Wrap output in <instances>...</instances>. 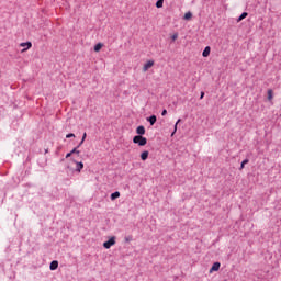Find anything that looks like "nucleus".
I'll return each instance as SVG.
<instances>
[{
  "mask_svg": "<svg viewBox=\"0 0 281 281\" xmlns=\"http://www.w3.org/2000/svg\"><path fill=\"white\" fill-rule=\"evenodd\" d=\"M161 115H162V116L168 115V110H166V109L162 110Z\"/></svg>",
  "mask_w": 281,
  "mask_h": 281,
  "instance_id": "b1692460",
  "label": "nucleus"
},
{
  "mask_svg": "<svg viewBox=\"0 0 281 281\" xmlns=\"http://www.w3.org/2000/svg\"><path fill=\"white\" fill-rule=\"evenodd\" d=\"M71 137H76V134L69 133L66 135V139H71Z\"/></svg>",
  "mask_w": 281,
  "mask_h": 281,
  "instance_id": "4be33fe9",
  "label": "nucleus"
},
{
  "mask_svg": "<svg viewBox=\"0 0 281 281\" xmlns=\"http://www.w3.org/2000/svg\"><path fill=\"white\" fill-rule=\"evenodd\" d=\"M115 245V236H112L108 241L103 243L104 249H111Z\"/></svg>",
  "mask_w": 281,
  "mask_h": 281,
  "instance_id": "f03ea898",
  "label": "nucleus"
},
{
  "mask_svg": "<svg viewBox=\"0 0 281 281\" xmlns=\"http://www.w3.org/2000/svg\"><path fill=\"white\" fill-rule=\"evenodd\" d=\"M82 144H85V142L80 140V143L78 144V146L76 148H80V146H82Z\"/></svg>",
  "mask_w": 281,
  "mask_h": 281,
  "instance_id": "cd10ccee",
  "label": "nucleus"
},
{
  "mask_svg": "<svg viewBox=\"0 0 281 281\" xmlns=\"http://www.w3.org/2000/svg\"><path fill=\"white\" fill-rule=\"evenodd\" d=\"M111 201H115V199H120V191H115L110 195Z\"/></svg>",
  "mask_w": 281,
  "mask_h": 281,
  "instance_id": "f8f14e48",
  "label": "nucleus"
},
{
  "mask_svg": "<svg viewBox=\"0 0 281 281\" xmlns=\"http://www.w3.org/2000/svg\"><path fill=\"white\" fill-rule=\"evenodd\" d=\"M74 154L70 151L68 154H66V159H69V157H71Z\"/></svg>",
  "mask_w": 281,
  "mask_h": 281,
  "instance_id": "a878e982",
  "label": "nucleus"
},
{
  "mask_svg": "<svg viewBox=\"0 0 281 281\" xmlns=\"http://www.w3.org/2000/svg\"><path fill=\"white\" fill-rule=\"evenodd\" d=\"M72 155H80V150H78L77 147H75L71 151Z\"/></svg>",
  "mask_w": 281,
  "mask_h": 281,
  "instance_id": "aec40b11",
  "label": "nucleus"
},
{
  "mask_svg": "<svg viewBox=\"0 0 281 281\" xmlns=\"http://www.w3.org/2000/svg\"><path fill=\"white\" fill-rule=\"evenodd\" d=\"M156 8H164V0H157Z\"/></svg>",
  "mask_w": 281,
  "mask_h": 281,
  "instance_id": "6ab92c4d",
  "label": "nucleus"
},
{
  "mask_svg": "<svg viewBox=\"0 0 281 281\" xmlns=\"http://www.w3.org/2000/svg\"><path fill=\"white\" fill-rule=\"evenodd\" d=\"M218 269H221V262L216 261L212 265L210 273H213V271H218Z\"/></svg>",
  "mask_w": 281,
  "mask_h": 281,
  "instance_id": "423d86ee",
  "label": "nucleus"
},
{
  "mask_svg": "<svg viewBox=\"0 0 281 281\" xmlns=\"http://www.w3.org/2000/svg\"><path fill=\"white\" fill-rule=\"evenodd\" d=\"M249 164V159H244L240 164L239 170H243L245 168V165Z\"/></svg>",
  "mask_w": 281,
  "mask_h": 281,
  "instance_id": "f3484780",
  "label": "nucleus"
},
{
  "mask_svg": "<svg viewBox=\"0 0 281 281\" xmlns=\"http://www.w3.org/2000/svg\"><path fill=\"white\" fill-rule=\"evenodd\" d=\"M247 16H249V13L243 12V13L238 16L237 23H240V21H244V19H247Z\"/></svg>",
  "mask_w": 281,
  "mask_h": 281,
  "instance_id": "9b49d317",
  "label": "nucleus"
},
{
  "mask_svg": "<svg viewBox=\"0 0 281 281\" xmlns=\"http://www.w3.org/2000/svg\"><path fill=\"white\" fill-rule=\"evenodd\" d=\"M49 269H50V271H56V269H58V261L53 260L49 265Z\"/></svg>",
  "mask_w": 281,
  "mask_h": 281,
  "instance_id": "9d476101",
  "label": "nucleus"
},
{
  "mask_svg": "<svg viewBox=\"0 0 281 281\" xmlns=\"http://www.w3.org/2000/svg\"><path fill=\"white\" fill-rule=\"evenodd\" d=\"M102 47H104V44L98 43V44L94 46V52H100V49H102Z\"/></svg>",
  "mask_w": 281,
  "mask_h": 281,
  "instance_id": "2eb2a0df",
  "label": "nucleus"
},
{
  "mask_svg": "<svg viewBox=\"0 0 281 281\" xmlns=\"http://www.w3.org/2000/svg\"><path fill=\"white\" fill-rule=\"evenodd\" d=\"M20 45H21V47H25V48H23L22 52H27V49H30L32 47V42H23Z\"/></svg>",
  "mask_w": 281,
  "mask_h": 281,
  "instance_id": "0eeeda50",
  "label": "nucleus"
},
{
  "mask_svg": "<svg viewBox=\"0 0 281 281\" xmlns=\"http://www.w3.org/2000/svg\"><path fill=\"white\" fill-rule=\"evenodd\" d=\"M131 240H133V236L125 237V243H131Z\"/></svg>",
  "mask_w": 281,
  "mask_h": 281,
  "instance_id": "5701e85b",
  "label": "nucleus"
},
{
  "mask_svg": "<svg viewBox=\"0 0 281 281\" xmlns=\"http://www.w3.org/2000/svg\"><path fill=\"white\" fill-rule=\"evenodd\" d=\"M148 155H149L148 150L143 151L140 154L142 161H146V159H148Z\"/></svg>",
  "mask_w": 281,
  "mask_h": 281,
  "instance_id": "ddd939ff",
  "label": "nucleus"
},
{
  "mask_svg": "<svg viewBox=\"0 0 281 281\" xmlns=\"http://www.w3.org/2000/svg\"><path fill=\"white\" fill-rule=\"evenodd\" d=\"M147 122H149L150 126H155V124L157 123V115L153 114L150 116H148Z\"/></svg>",
  "mask_w": 281,
  "mask_h": 281,
  "instance_id": "20e7f679",
  "label": "nucleus"
},
{
  "mask_svg": "<svg viewBox=\"0 0 281 281\" xmlns=\"http://www.w3.org/2000/svg\"><path fill=\"white\" fill-rule=\"evenodd\" d=\"M49 150L48 149H45V153H48Z\"/></svg>",
  "mask_w": 281,
  "mask_h": 281,
  "instance_id": "c85d7f7f",
  "label": "nucleus"
},
{
  "mask_svg": "<svg viewBox=\"0 0 281 281\" xmlns=\"http://www.w3.org/2000/svg\"><path fill=\"white\" fill-rule=\"evenodd\" d=\"M203 98H205V92H201V94H200V100H203Z\"/></svg>",
  "mask_w": 281,
  "mask_h": 281,
  "instance_id": "393cba45",
  "label": "nucleus"
},
{
  "mask_svg": "<svg viewBox=\"0 0 281 281\" xmlns=\"http://www.w3.org/2000/svg\"><path fill=\"white\" fill-rule=\"evenodd\" d=\"M85 139H87V133H83L81 142H85Z\"/></svg>",
  "mask_w": 281,
  "mask_h": 281,
  "instance_id": "bb28decb",
  "label": "nucleus"
},
{
  "mask_svg": "<svg viewBox=\"0 0 281 281\" xmlns=\"http://www.w3.org/2000/svg\"><path fill=\"white\" fill-rule=\"evenodd\" d=\"M180 122H181V119H178V121H177L176 124H175V130H173V132L171 133V137L175 136V133H177V126L179 125Z\"/></svg>",
  "mask_w": 281,
  "mask_h": 281,
  "instance_id": "a211bd4d",
  "label": "nucleus"
},
{
  "mask_svg": "<svg viewBox=\"0 0 281 281\" xmlns=\"http://www.w3.org/2000/svg\"><path fill=\"white\" fill-rule=\"evenodd\" d=\"M210 52H212V48L210 46H206L202 52L203 58H207V56H210Z\"/></svg>",
  "mask_w": 281,
  "mask_h": 281,
  "instance_id": "1a4fd4ad",
  "label": "nucleus"
},
{
  "mask_svg": "<svg viewBox=\"0 0 281 281\" xmlns=\"http://www.w3.org/2000/svg\"><path fill=\"white\" fill-rule=\"evenodd\" d=\"M136 133H137V136L146 135V127H144V125H139V126L136 128Z\"/></svg>",
  "mask_w": 281,
  "mask_h": 281,
  "instance_id": "39448f33",
  "label": "nucleus"
},
{
  "mask_svg": "<svg viewBox=\"0 0 281 281\" xmlns=\"http://www.w3.org/2000/svg\"><path fill=\"white\" fill-rule=\"evenodd\" d=\"M184 21H190V19H192V12L188 11L184 16H183Z\"/></svg>",
  "mask_w": 281,
  "mask_h": 281,
  "instance_id": "4468645a",
  "label": "nucleus"
},
{
  "mask_svg": "<svg viewBox=\"0 0 281 281\" xmlns=\"http://www.w3.org/2000/svg\"><path fill=\"white\" fill-rule=\"evenodd\" d=\"M133 144H137V146H146L148 144V139L144 136H134Z\"/></svg>",
  "mask_w": 281,
  "mask_h": 281,
  "instance_id": "f257e3e1",
  "label": "nucleus"
},
{
  "mask_svg": "<svg viewBox=\"0 0 281 281\" xmlns=\"http://www.w3.org/2000/svg\"><path fill=\"white\" fill-rule=\"evenodd\" d=\"M72 162L76 164L75 172H82L85 164L82 161H77L76 159H72Z\"/></svg>",
  "mask_w": 281,
  "mask_h": 281,
  "instance_id": "7ed1b4c3",
  "label": "nucleus"
},
{
  "mask_svg": "<svg viewBox=\"0 0 281 281\" xmlns=\"http://www.w3.org/2000/svg\"><path fill=\"white\" fill-rule=\"evenodd\" d=\"M153 65H155L154 60H148L144 67H143V71H148V69H150V67H153Z\"/></svg>",
  "mask_w": 281,
  "mask_h": 281,
  "instance_id": "6e6552de",
  "label": "nucleus"
},
{
  "mask_svg": "<svg viewBox=\"0 0 281 281\" xmlns=\"http://www.w3.org/2000/svg\"><path fill=\"white\" fill-rule=\"evenodd\" d=\"M268 100H269V102H271V100H273V90L272 89L268 90Z\"/></svg>",
  "mask_w": 281,
  "mask_h": 281,
  "instance_id": "dca6fc26",
  "label": "nucleus"
},
{
  "mask_svg": "<svg viewBox=\"0 0 281 281\" xmlns=\"http://www.w3.org/2000/svg\"><path fill=\"white\" fill-rule=\"evenodd\" d=\"M179 38V33H175L172 36H171V41H177Z\"/></svg>",
  "mask_w": 281,
  "mask_h": 281,
  "instance_id": "412c9836",
  "label": "nucleus"
}]
</instances>
